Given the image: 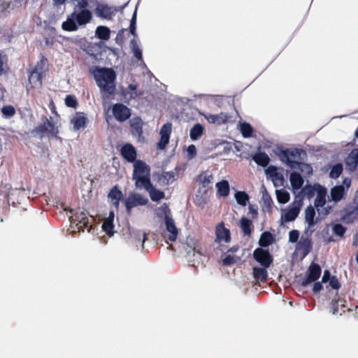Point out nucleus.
Masks as SVG:
<instances>
[{"mask_svg": "<svg viewBox=\"0 0 358 358\" xmlns=\"http://www.w3.org/2000/svg\"><path fill=\"white\" fill-rule=\"evenodd\" d=\"M77 7H78L80 10L83 9H87L86 8L88 6L87 0H78Z\"/></svg>", "mask_w": 358, "mask_h": 358, "instance_id": "60", "label": "nucleus"}, {"mask_svg": "<svg viewBox=\"0 0 358 358\" xmlns=\"http://www.w3.org/2000/svg\"><path fill=\"white\" fill-rule=\"evenodd\" d=\"M240 226L244 235L250 236L251 234L252 222L250 219L243 217L240 221Z\"/></svg>", "mask_w": 358, "mask_h": 358, "instance_id": "33", "label": "nucleus"}, {"mask_svg": "<svg viewBox=\"0 0 358 358\" xmlns=\"http://www.w3.org/2000/svg\"><path fill=\"white\" fill-rule=\"evenodd\" d=\"M6 211L3 208H0V224L3 222L4 217H6Z\"/></svg>", "mask_w": 358, "mask_h": 358, "instance_id": "62", "label": "nucleus"}, {"mask_svg": "<svg viewBox=\"0 0 358 358\" xmlns=\"http://www.w3.org/2000/svg\"><path fill=\"white\" fill-rule=\"evenodd\" d=\"M213 180V176L207 171H203L198 176V181L203 187H208Z\"/></svg>", "mask_w": 358, "mask_h": 358, "instance_id": "28", "label": "nucleus"}, {"mask_svg": "<svg viewBox=\"0 0 358 358\" xmlns=\"http://www.w3.org/2000/svg\"><path fill=\"white\" fill-rule=\"evenodd\" d=\"M331 278L330 271L327 269L324 270L323 276L322 278V282H327V281L330 280V278Z\"/></svg>", "mask_w": 358, "mask_h": 358, "instance_id": "59", "label": "nucleus"}, {"mask_svg": "<svg viewBox=\"0 0 358 358\" xmlns=\"http://www.w3.org/2000/svg\"><path fill=\"white\" fill-rule=\"evenodd\" d=\"M236 263V259L234 256H231L230 255H227L223 259H222V264L224 266H231Z\"/></svg>", "mask_w": 358, "mask_h": 358, "instance_id": "56", "label": "nucleus"}, {"mask_svg": "<svg viewBox=\"0 0 358 358\" xmlns=\"http://www.w3.org/2000/svg\"><path fill=\"white\" fill-rule=\"evenodd\" d=\"M169 138H170V137H169V136H160V140H159V143H157V148L160 150L165 148L166 146L169 143Z\"/></svg>", "mask_w": 358, "mask_h": 358, "instance_id": "53", "label": "nucleus"}, {"mask_svg": "<svg viewBox=\"0 0 358 358\" xmlns=\"http://www.w3.org/2000/svg\"><path fill=\"white\" fill-rule=\"evenodd\" d=\"M322 289H323V286H322V283L320 282H315V284L313 285V292L315 294H317V293L320 292Z\"/></svg>", "mask_w": 358, "mask_h": 358, "instance_id": "58", "label": "nucleus"}, {"mask_svg": "<svg viewBox=\"0 0 358 358\" xmlns=\"http://www.w3.org/2000/svg\"><path fill=\"white\" fill-rule=\"evenodd\" d=\"M120 155L127 162L134 163L137 157V152L135 147L129 143L124 144L120 149Z\"/></svg>", "mask_w": 358, "mask_h": 358, "instance_id": "8", "label": "nucleus"}, {"mask_svg": "<svg viewBox=\"0 0 358 358\" xmlns=\"http://www.w3.org/2000/svg\"><path fill=\"white\" fill-rule=\"evenodd\" d=\"M241 132L243 137L249 138L252 135L253 128L249 123L243 122L241 124Z\"/></svg>", "mask_w": 358, "mask_h": 358, "instance_id": "42", "label": "nucleus"}, {"mask_svg": "<svg viewBox=\"0 0 358 358\" xmlns=\"http://www.w3.org/2000/svg\"><path fill=\"white\" fill-rule=\"evenodd\" d=\"M254 259L263 267L268 268L273 262L272 255L267 250L256 248L253 252Z\"/></svg>", "mask_w": 358, "mask_h": 358, "instance_id": "5", "label": "nucleus"}, {"mask_svg": "<svg viewBox=\"0 0 358 358\" xmlns=\"http://www.w3.org/2000/svg\"><path fill=\"white\" fill-rule=\"evenodd\" d=\"M250 213L252 214L253 217H256L257 216V210L255 209L252 206H250L249 207Z\"/></svg>", "mask_w": 358, "mask_h": 358, "instance_id": "63", "label": "nucleus"}, {"mask_svg": "<svg viewBox=\"0 0 358 358\" xmlns=\"http://www.w3.org/2000/svg\"><path fill=\"white\" fill-rule=\"evenodd\" d=\"M340 301V299L335 297L331 301V306L333 308V313L336 314L338 312V302Z\"/></svg>", "mask_w": 358, "mask_h": 358, "instance_id": "57", "label": "nucleus"}, {"mask_svg": "<svg viewBox=\"0 0 358 358\" xmlns=\"http://www.w3.org/2000/svg\"><path fill=\"white\" fill-rule=\"evenodd\" d=\"M88 122L86 114L82 112H77L75 116L71 120V123L73 124L75 131L84 129Z\"/></svg>", "mask_w": 358, "mask_h": 358, "instance_id": "11", "label": "nucleus"}, {"mask_svg": "<svg viewBox=\"0 0 358 358\" xmlns=\"http://www.w3.org/2000/svg\"><path fill=\"white\" fill-rule=\"evenodd\" d=\"M205 119L210 124H222L226 123L228 121L229 116L224 113H220L217 115H213L211 113L203 114Z\"/></svg>", "mask_w": 358, "mask_h": 358, "instance_id": "19", "label": "nucleus"}, {"mask_svg": "<svg viewBox=\"0 0 358 358\" xmlns=\"http://www.w3.org/2000/svg\"><path fill=\"white\" fill-rule=\"evenodd\" d=\"M75 217L76 220L78 221L77 225L79 226V228L83 227L87 228L89 227V219L83 212L76 214Z\"/></svg>", "mask_w": 358, "mask_h": 358, "instance_id": "39", "label": "nucleus"}, {"mask_svg": "<svg viewBox=\"0 0 358 358\" xmlns=\"http://www.w3.org/2000/svg\"><path fill=\"white\" fill-rule=\"evenodd\" d=\"M187 152L190 155L194 156L196 153V147L194 145H189L187 148Z\"/></svg>", "mask_w": 358, "mask_h": 358, "instance_id": "61", "label": "nucleus"}, {"mask_svg": "<svg viewBox=\"0 0 358 358\" xmlns=\"http://www.w3.org/2000/svg\"><path fill=\"white\" fill-rule=\"evenodd\" d=\"M143 121L140 117L134 118L130 124L132 135L141 137L143 135Z\"/></svg>", "mask_w": 358, "mask_h": 358, "instance_id": "22", "label": "nucleus"}, {"mask_svg": "<svg viewBox=\"0 0 358 358\" xmlns=\"http://www.w3.org/2000/svg\"><path fill=\"white\" fill-rule=\"evenodd\" d=\"M136 10H135L133 16L130 20L129 29L132 35H136Z\"/></svg>", "mask_w": 358, "mask_h": 358, "instance_id": "52", "label": "nucleus"}, {"mask_svg": "<svg viewBox=\"0 0 358 358\" xmlns=\"http://www.w3.org/2000/svg\"><path fill=\"white\" fill-rule=\"evenodd\" d=\"M313 248L311 238L302 236L297 245V250L301 255L302 257H306Z\"/></svg>", "mask_w": 358, "mask_h": 358, "instance_id": "13", "label": "nucleus"}, {"mask_svg": "<svg viewBox=\"0 0 358 358\" xmlns=\"http://www.w3.org/2000/svg\"><path fill=\"white\" fill-rule=\"evenodd\" d=\"M72 14L79 26H83L89 23L92 17V12L88 9H83L78 13L74 11Z\"/></svg>", "mask_w": 358, "mask_h": 358, "instance_id": "14", "label": "nucleus"}, {"mask_svg": "<svg viewBox=\"0 0 358 358\" xmlns=\"http://www.w3.org/2000/svg\"><path fill=\"white\" fill-rule=\"evenodd\" d=\"M7 62V56L0 52V76L6 73L8 70Z\"/></svg>", "mask_w": 358, "mask_h": 358, "instance_id": "45", "label": "nucleus"}, {"mask_svg": "<svg viewBox=\"0 0 358 358\" xmlns=\"http://www.w3.org/2000/svg\"><path fill=\"white\" fill-rule=\"evenodd\" d=\"M321 267L317 264H312L308 268V274L301 282L303 287H306L310 282L316 281L321 275Z\"/></svg>", "mask_w": 358, "mask_h": 358, "instance_id": "9", "label": "nucleus"}, {"mask_svg": "<svg viewBox=\"0 0 358 358\" xmlns=\"http://www.w3.org/2000/svg\"><path fill=\"white\" fill-rule=\"evenodd\" d=\"M345 194V189L343 185H338L334 187L331 189L330 196L331 199L334 201H339L342 199L343 197V195Z\"/></svg>", "mask_w": 358, "mask_h": 358, "instance_id": "27", "label": "nucleus"}, {"mask_svg": "<svg viewBox=\"0 0 358 358\" xmlns=\"http://www.w3.org/2000/svg\"><path fill=\"white\" fill-rule=\"evenodd\" d=\"M329 285L334 289L338 290L340 289L341 283L336 275H333L330 278Z\"/></svg>", "mask_w": 358, "mask_h": 358, "instance_id": "54", "label": "nucleus"}, {"mask_svg": "<svg viewBox=\"0 0 358 358\" xmlns=\"http://www.w3.org/2000/svg\"><path fill=\"white\" fill-rule=\"evenodd\" d=\"M110 29L107 27L99 26L96 29V36L103 41H107L110 38Z\"/></svg>", "mask_w": 358, "mask_h": 358, "instance_id": "36", "label": "nucleus"}, {"mask_svg": "<svg viewBox=\"0 0 358 358\" xmlns=\"http://www.w3.org/2000/svg\"><path fill=\"white\" fill-rule=\"evenodd\" d=\"M135 181V186L138 189L144 188L146 191L151 188L152 183L150 181V176H141L132 178Z\"/></svg>", "mask_w": 358, "mask_h": 358, "instance_id": "21", "label": "nucleus"}, {"mask_svg": "<svg viewBox=\"0 0 358 358\" xmlns=\"http://www.w3.org/2000/svg\"><path fill=\"white\" fill-rule=\"evenodd\" d=\"M141 176H150V168L145 162L138 159L134 163L132 178Z\"/></svg>", "mask_w": 358, "mask_h": 358, "instance_id": "12", "label": "nucleus"}, {"mask_svg": "<svg viewBox=\"0 0 358 358\" xmlns=\"http://www.w3.org/2000/svg\"><path fill=\"white\" fill-rule=\"evenodd\" d=\"M326 194L327 191L324 188H320L317 191V196L315 199V207L318 208L319 207H323L326 203ZM319 211V209H317Z\"/></svg>", "mask_w": 358, "mask_h": 358, "instance_id": "30", "label": "nucleus"}, {"mask_svg": "<svg viewBox=\"0 0 358 358\" xmlns=\"http://www.w3.org/2000/svg\"><path fill=\"white\" fill-rule=\"evenodd\" d=\"M48 59L44 55H41V59L36 64L34 68L30 71L27 88H38L43 85V78L45 73V66Z\"/></svg>", "mask_w": 358, "mask_h": 358, "instance_id": "2", "label": "nucleus"}, {"mask_svg": "<svg viewBox=\"0 0 358 358\" xmlns=\"http://www.w3.org/2000/svg\"><path fill=\"white\" fill-rule=\"evenodd\" d=\"M108 199L110 200L112 206L118 209L120 201L122 199V192L118 189L117 186L115 185L111 188L108 193Z\"/></svg>", "mask_w": 358, "mask_h": 358, "instance_id": "20", "label": "nucleus"}, {"mask_svg": "<svg viewBox=\"0 0 358 358\" xmlns=\"http://www.w3.org/2000/svg\"><path fill=\"white\" fill-rule=\"evenodd\" d=\"M315 211L314 208L312 206H308L305 210V220L308 224V229L312 231H314V229H312L314 225L320 221L319 217L315 219Z\"/></svg>", "mask_w": 358, "mask_h": 358, "instance_id": "17", "label": "nucleus"}, {"mask_svg": "<svg viewBox=\"0 0 358 358\" xmlns=\"http://www.w3.org/2000/svg\"><path fill=\"white\" fill-rule=\"evenodd\" d=\"M299 208L294 206L288 209L282 216L283 220L286 222L294 221L299 213Z\"/></svg>", "mask_w": 358, "mask_h": 358, "instance_id": "29", "label": "nucleus"}, {"mask_svg": "<svg viewBox=\"0 0 358 358\" xmlns=\"http://www.w3.org/2000/svg\"><path fill=\"white\" fill-rule=\"evenodd\" d=\"M273 236L269 231L263 232L259 240V245L262 248L270 245L273 242Z\"/></svg>", "mask_w": 358, "mask_h": 358, "instance_id": "32", "label": "nucleus"}, {"mask_svg": "<svg viewBox=\"0 0 358 358\" xmlns=\"http://www.w3.org/2000/svg\"><path fill=\"white\" fill-rule=\"evenodd\" d=\"M171 123H166L164 124L160 130V136H169L170 137V134L171 133Z\"/></svg>", "mask_w": 358, "mask_h": 358, "instance_id": "50", "label": "nucleus"}, {"mask_svg": "<svg viewBox=\"0 0 358 358\" xmlns=\"http://www.w3.org/2000/svg\"><path fill=\"white\" fill-rule=\"evenodd\" d=\"M148 199L138 193H131L124 201L126 210L129 213L131 209L138 206H145Z\"/></svg>", "mask_w": 358, "mask_h": 358, "instance_id": "7", "label": "nucleus"}, {"mask_svg": "<svg viewBox=\"0 0 358 358\" xmlns=\"http://www.w3.org/2000/svg\"><path fill=\"white\" fill-rule=\"evenodd\" d=\"M252 159L258 165L266 167L270 162V158L265 152H258L252 156Z\"/></svg>", "mask_w": 358, "mask_h": 358, "instance_id": "26", "label": "nucleus"}, {"mask_svg": "<svg viewBox=\"0 0 358 358\" xmlns=\"http://www.w3.org/2000/svg\"><path fill=\"white\" fill-rule=\"evenodd\" d=\"M147 192L149 193L150 197L153 201H159L164 198V193L161 190L157 189L153 185Z\"/></svg>", "mask_w": 358, "mask_h": 358, "instance_id": "35", "label": "nucleus"}, {"mask_svg": "<svg viewBox=\"0 0 358 358\" xmlns=\"http://www.w3.org/2000/svg\"><path fill=\"white\" fill-rule=\"evenodd\" d=\"M112 113L115 119L120 122L127 120L131 115V109L121 103L113 105Z\"/></svg>", "mask_w": 358, "mask_h": 358, "instance_id": "6", "label": "nucleus"}, {"mask_svg": "<svg viewBox=\"0 0 358 358\" xmlns=\"http://www.w3.org/2000/svg\"><path fill=\"white\" fill-rule=\"evenodd\" d=\"M114 10L107 4H98L94 10L96 15L103 19H111L114 15Z\"/></svg>", "mask_w": 358, "mask_h": 358, "instance_id": "15", "label": "nucleus"}, {"mask_svg": "<svg viewBox=\"0 0 358 358\" xmlns=\"http://www.w3.org/2000/svg\"><path fill=\"white\" fill-rule=\"evenodd\" d=\"M76 23L75 17H73V14L71 13V15L68 16L66 20L63 22L62 28L66 31H74L78 29Z\"/></svg>", "mask_w": 358, "mask_h": 358, "instance_id": "25", "label": "nucleus"}, {"mask_svg": "<svg viewBox=\"0 0 358 358\" xmlns=\"http://www.w3.org/2000/svg\"><path fill=\"white\" fill-rule=\"evenodd\" d=\"M217 193L222 196H227L229 194V185L227 180H223L216 184Z\"/></svg>", "mask_w": 358, "mask_h": 358, "instance_id": "34", "label": "nucleus"}, {"mask_svg": "<svg viewBox=\"0 0 358 358\" xmlns=\"http://www.w3.org/2000/svg\"><path fill=\"white\" fill-rule=\"evenodd\" d=\"M41 120L43 123L36 127L31 131V134L33 135H38L41 138L43 137L45 134L57 137L59 134V129L55 123L50 121L45 115H42Z\"/></svg>", "mask_w": 358, "mask_h": 358, "instance_id": "4", "label": "nucleus"}, {"mask_svg": "<svg viewBox=\"0 0 358 358\" xmlns=\"http://www.w3.org/2000/svg\"><path fill=\"white\" fill-rule=\"evenodd\" d=\"M1 112L6 117H10L15 114V110L12 106H4L1 108Z\"/></svg>", "mask_w": 358, "mask_h": 358, "instance_id": "49", "label": "nucleus"}, {"mask_svg": "<svg viewBox=\"0 0 358 358\" xmlns=\"http://www.w3.org/2000/svg\"><path fill=\"white\" fill-rule=\"evenodd\" d=\"M289 180L293 189H299L303 185L304 180L301 175L297 172H292L289 176Z\"/></svg>", "mask_w": 358, "mask_h": 358, "instance_id": "23", "label": "nucleus"}, {"mask_svg": "<svg viewBox=\"0 0 358 358\" xmlns=\"http://www.w3.org/2000/svg\"><path fill=\"white\" fill-rule=\"evenodd\" d=\"M131 45L135 57L138 59H141L142 51L139 48L137 43L134 39L131 41Z\"/></svg>", "mask_w": 358, "mask_h": 358, "instance_id": "47", "label": "nucleus"}, {"mask_svg": "<svg viewBox=\"0 0 358 358\" xmlns=\"http://www.w3.org/2000/svg\"><path fill=\"white\" fill-rule=\"evenodd\" d=\"M343 172V164L341 163L336 164L331 168L329 176L331 178H338Z\"/></svg>", "mask_w": 358, "mask_h": 358, "instance_id": "43", "label": "nucleus"}, {"mask_svg": "<svg viewBox=\"0 0 358 358\" xmlns=\"http://www.w3.org/2000/svg\"><path fill=\"white\" fill-rule=\"evenodd\" d=\"M333 231L336 235L343 237L346 231V228L341 224H336L333 227Z\"/></svg>", "mask_w": 358, "mask_h": 358, "instance_id": "48", "label": "nucleus"}, {"mask_svg": "<svg viewBox=\"0 0 358 358\" xmlns=\"http://www.w3.org/2000/svg\"><path fill=\"white\" fill-rule=\"evenodd\" d=\"M306 155V152L302 149L292 148L281 150L279 152L278 156L280 160L289 166L291 169H297L300 163L297 161L292 160L291 158H301V155Z\"/></svg>", "mask_w": 358, "mask_h": 358, "instance_id": "3", "label": "nucleus"}, {"mask_svg": "<svg viewBox=\"0 0 358 358\" xmlns=\"http://www.w3.org/2000/svg\"><path fill=\"white\" fill-rule=\"evenodd\" d=\"M204 128L200 124H196L190 130L189 136L192 140L195 141L201 136Z\"/></svg>", "mask_w": 358, "mask_h": 358, "instance_id": "37", "label": "nucleus"}, {"mask_svg": "<svg viewBox=\"0 0 358 358\" xmlns=\"http://www.w3.org/2000/svg\"><path fill=\"white\" fill-rule=\"evenodd\" d=\"M346 164L352 169L357 167L358 165V148L353 149L350 152L346 159Z\"/></svg>", "mask_w": 358, "mask_h": 358, "instance_id": "31", "label": "nucleus"}, {"mask_svg": "<svg viewBox=\"0 0 358 358\" xmlns=\"http://www.w3.org/2000/svg\"><path fill=\"white\" fill-rule=\"evenodd\" d=\"M128 89L131 91V93L135 92L137 89V85L129 84L128 86Z\"/></svg>", "mask_w": 358, "mask_h": 358, "instance_id": "64", "label": "nucleus"}, {"mask_svg": "<svg viewBox=\"0 0 358 358\" xmlns=\"http://www.w3.org/2000/svg\"><path fill=\"white\" fill-rule=\"evenodd\" d=\"M299 237V232L297 230H292L289 233V241L290 243H296Z\"/></svg>", "mask_w": 358, "mask_h": 358, "instance_id": "55", "label": "nucleus"}, {"mask_svg": "<svg viewBox=\"0 0 358 358\" xmlns=\"http://www.w3.org/2000/svg\"><path fill=\"white\" fill-rule=\"evenodd\" d=\"M276 196L278 201L280 203H286L289 200V194L285 189H282L276 191Z\"/></svg>", "mask_w": 358, "mask_h": 358, "instance_id": "41", "label": "nucleus"}, {"mask_svg": "<svg viewBox=\"0 0 358 358\" xmlns=\"http://www.w3.org/2000/svg\"><path fill=\"white\" fill-rule=\"evenodd\" d=\"M216 241L219 243H228L231 241L230 230L224 227L223 222L219 223L215 228Z\"/></svg>", "mask_w": 358, "mask_h": 358, "instance_id": "10", "label": "nucleus"}, {"mask_svg": "<svg viewBox=\"0 0 358 358\" xmlns=\"http://www.w3.org/2000/svg\"><path fill=\"white\" fill-rule=\"evenodd\" d=\"M266 267H254L253 276L257 281L266 282L268 278V273Z\"/></svg>", "mask_w": 358, "mask_h": 358, "instance_id": "24", "label": "nucleus"}, {"mask_svg": "<svg viewBox=\"0 0 358 358\" xmlns=\"http://www.w3.org/2000/svg\"><path fill=\"white\" fill-rule=\"evenodd\" d=\"M235 198L237 203L243 206H245L249 200V196L245 192L239 191L235 194Z\"/></svg>", "mask_w": 358, "mask_h": 358, "instance_id": "38", "label": "nucleus"}, {"mask_svg": "<svg viewBox=\"0 0 358 358\" xmlns=\"http://www.w3.org/2000/svg\"><path fill=\"white\" fill-rule=\"evenodd\" d=\"M64 101L66 106L70 108H76L78 105V101L74 95H67Z\"/></svg>", "mask_w": 358, "mask_h": 358, "instance_id": "46", "label": "nucleus"}, {"mask_svg": "<svg viewBox=\"0 0 358 358\" xmlns=\"http://www.w3.org/2000/svg\"><path fill=\"white\" fill-rule=\"evenodd\" d=\"M266 175L273 180L274 185H282L284 182L283 175L274 166H269L266 170Z\"/></svg>", "mask_w": 358, "mask_h": 358, "instance_id": "16", "label": "nucleus"}, {"mask_svg": "<svg viewBox=\"0 0 358 358\" xmlns=\"http://www.w3.org/2000/svg\"><path fill=\"white\" fill-rule=\"evenodd\" d=\"M158 217H164V221L167 217H172L171 216V212L169 207V206L164 203L159 208L157 212Z\"/></svg>", "mask_w": 358, "mask_h": 358, "instance_id": "40", "label": "nucleus"}, {"mask_svg": "<svg viewBox=\"0 0 358 358\" xmlns=\"http://www.w3.org/2000/svg\"><path fill=\"white\" fill-rule=\"evenodd\" d=\"M90 72L104 96L109 98L114 94L116 73L113 69L93 66L90 69Z\"/></svg>", "mask_w": 358, "mask_h": 358, "instance_id": "1", "label": "nucleus"}, {"mask_svg": "<svg viewBox=\"0 0 358 358\" xmlns=\"http://www.w3.org/2000/svg\"><path fill=\"white\" fill-rule=\"evenodd\" d=\"M164 222L166 229L169 233L168 239L172 242L175 241L178 235V229L175 224L173 219L172 217H167Z\"/></svg>", "mask_w": 358, "mask_h": 358, "instance_id": "18", "label": "nucleus"}, {"mask_svg": "<svg viewBox=\"0 0 358 358\" xmlns=\"http://www.w3.org/2000/svg\"><path fill=\"white\" fill-rule=\"evenodd\" d=\"M302 192L308 199H311L315 195V189L311 185H306L303 188Z\"/></svg>", "mask_w": 358, "mask_h": 358, "instance_id": "51", "label": "nucleus"}, {"mask_svg": "<svg viewBox=\"0 0 358 358\" xmlns=\"http://www.w3.org/2000/svg\"><path fill=\"white\" fill-rule=\"evenodd\" d=\"M102 229L108 235L112 236L114 234V224L113 222L105 219L102 224Z\"/></svg>", "mask_w": 358, "mask_h": 358, "instance_id": "44", "label": "nucleus"}]
</instances>
